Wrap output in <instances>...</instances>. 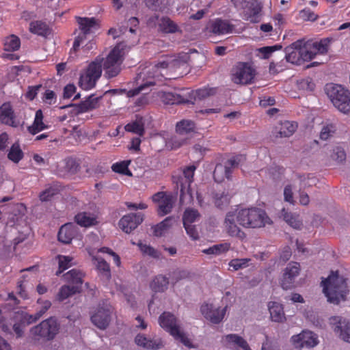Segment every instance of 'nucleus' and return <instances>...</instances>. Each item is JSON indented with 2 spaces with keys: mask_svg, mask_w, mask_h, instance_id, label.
<instances>
[{
  "mask_svg": "<svg viewBox=\"0 0 350 350\" xmlns=\"http://www.w3.org/2000/svg\"><path fill=\"white\" fill-rule=\"evenodd\" d=\"M200 311L206 319L212 323L218 324L223 320L226 314V307L222 309L215 308L213 304L205 303L201 306Z\"/></svg>",
  "mask_w": 350,
  "mask_h": 350,
  "instance_id": "a211bd4d",
  "label": "nucleus"
},
{
  "mask_svg": "<svg viewBox=\"0 0 350 350\" xmlns=\"http://www.w3.org/2000/svg\"><path fill=\"white\" fill-rule=\"evenodd\" d=\"M131 160H124L120 162H116L111 165V170L116 173H118L128 176H132L133 174L129 169L131 164Z\"/></svg>",
  "mask_w": 350,
  "mask_h": 350,
  "instance_id": "c03bdc74",
  "label": "nucleus"
},
{
  "mask_svg": "<svg viewBox=\"0 0 350 350\" xmlns=\"http://www.w3.org/2000/svg\"><path fill=\"white\" fill-rule=\"evenodd\" d=\"M236 219L238 224L245 228H260L273 223L266 211L257 207L238 210Z\"/></svg>",
  "mask_w": 350,
  "mask_h": 350,
  "instance_id": "7ed1b4c3",
  "label": "nucleus"
},
{
  "mask_svg": "<svg viewBox=\"0 0 350 350\" xmlns=\"http://www.w3.org/2000/svg\"><path fill=\"white\" fill-rule=\"evenodd\" d=\"M300 270V265L297 262H291L287 265L281 280L283 289L288 290L294 287L295 280L299 275Z\"/></svg>",
  "mask_w": 350,
  "mask_h": 350,
  "instance_id": "2eb2a0df",
  "label": "nucleus"
},
{
  "mask_svg": "<svg viewBox=\"0 0 350 350\" xmlns=\"http://www.w3.org/2000/svg\"><path fill=\"white\" fill-rule=\"evenodd\" d=\"M331 157L338 162H342L346 159V153L342 148L337 146L332 150Z\"/></svg>",
  "mask_w": 350,
  "mask_h": 350,
  "instance_id": "69168bd1",
  "label": "nucleus"
},
{
  "mask_svg": "<svg viewBox=\"0 0 350 350\" xmlns=\"http://www.w3.org/2000/svg\"><path fill=\"white\" fill-rule=\"evenodd\" d=\"M189 57L187 54L182 57H178L174 59L163 60L159 62L154 66L146 67L142 71L139 72L136 79H149L155 81L154 79H171L167 77L169 71H174L180 68L186 69L188 66L187 60Z\"/></svg>",
  "mask_w": 350,
  "mask_h": 350,
  "instance_id": "f257e3e1",
  "label": "nucleus"
},
{
  "mask_svg": "<svg viewBox=\"0 0 350 350\" xmlns=\"http://www.w3.org/2000/svg\"><path fill=\"white\" fill-rule=\"evenodd\" d=\"M78 293H80L79 286L64 285L60 288L59 291L57 295V299L58 301H62Z\"/></svg>",
  "mask_w": 350,
  "mask_h": 350,
  "instance_id": "79ce46f5",
  "label": "nucleus"
},
{
  "mask_svg": "<svg viewBox=\"0 0 350 350\" xmlns=\"http://www.w3.org/2000/svg\"><path fill=\"white\" fill-rule=\"evenodd\" d=\"M196 170V166L191 165L183 169L182 174L172 176V181L176 184L177 189H180L181 195L185 193L186 189L190 187L191 183L193 181Z\"/></svg>",
  "mask_w": 350,
  "mask_h": 350,
  "instance_id": "f8f14e48",
  "label": "nucleus"
},
{
  "mask_svg": "<svg viewBox=\"0 0 350 350\" xmlns=\"http://www.w3.org/2000/svg\"><path fill=\"white\" fill-rule=\"evenodd\" d=\"M26 278L27 275H23L22 277L18 280L16 284L17 294L23 299H28L29 298L25 284V283L27 282Z\"/></svg>",
  "mask_w": 350,
  "mask_h": 350,
  "instance_id": "603ef678",
  "label": "nucleus"
},
{
  "mask_svg": "<svg viewBox=\"0 0 350 350\" xmlns=\"http://www.w3.org/2000/svg\"><path fill=\"white\" fill-rule=\"evenodd\" d=\"M92 260L96 265V270L101 280L108 281L111 277V269L109 263L103 258L98 256H93Z\"/></svg>",
  "mask_w": 350,
  "mask_h": 350,
  "instance_id": "7c9ffc66",
  "label": "nucleus"
},
{
  "mask_svg": "<svg viewBox=\"0 0 350 350\" xmlns=\"http://www.w3.org/2000/svg\"><path fill=\"white\" fill-rule=\"evenodd\" d=\"M250 260L249 258H236L232 259L229 262V266L232 267L234 270L237 271L242 268L247 267L248 262Z\"/></svg>",
  "mask_w": 350,
  "mask_h": 350,
  "instance_id": "0e129e2a",
  "label": "nucleus"
},
{
  "mask_svg": "<svg viewBox=\"0 0 350 350\" xmlns=\"http://www.w3.org/2000/svg\"><path fill=\"white\" fill-rule=\"evenodd\" d=\"M143 221V215L141 213H130L123 216L120 221V228L126 233H129L135 229Z\"/></svg>",
  "mask_w": 350,
  "mask_h": 350,
  "instance_id": "412c9836",
  "label": "nucleus"
},
{
  "mask_svg": "<svg viewBox=\"0 0 350 350\" xmlns=\"http://www.w3.org/2000/svg\"><path fill=\"white\" fill-rule=\"evenodd\" d=\"M208 29L214 34L222 35L232 33L234 26L226 20L216 18L209 22Z\"/></svg>",
  "mask_w": 350,
  "mask_h": 350,
  "instance_id": "5701e85b",
  "label": "nucleus"
},
{
  "mask_svg": "<svg viewBox=\"0 0 350 350\" xmlns=\"http://www.w3.org/2000/svg\"><path fill=\"white\" fill-rule=\"evenodd\" d=\"M239 165V161L236 157H232L228 159L223 165L218 163L215 167L213 172V178L215 182L221 183L225 178L230 179L232 170Z\"/></svg>",
  "mask_w": 350,
  "mask_h": 350,
  "instance_id": "ddd939ff",
  "label": "nucleus"
},
{
  "mask_svg": "<svg viewBox=\"0 0 350 350\" xmlns=\"http://www.w3.org/2000/svg\"><path fill=\"white\" fill-rule=\"evenodd\" d=\"M24 154L18 143L13 144L8 154V158L15 163H18L23 158Z\"/></svg>",
  "mask_w": 350,
  "mask_h": 350,
  "instance_id": "49530a36",
  "label": "nucleus"
},
{
  "mask_svg": "<svg viewBox=\"0 0 350 350\" xmlns=\"http://www.w3.org/2000/svg\"><path fill=\"white\" fill-rule=\"evenodd\" d=\"M152 201L158 203V214L164 216L171 212L173 207V198L163 191H159L152 197Z\"/></svg>",
  "mask_w": 350,
  "mask_h": 350,
  "instance_id": "6ab92c4d",
  "label": "nucleus"
},
{
  "mask_svg": "<svg viewBox=\"0 0 350 350\" xmlns=\"http://www.w3.org/2000/svg\"><path fill=\"white\" fill-rule=\"evenodd\" d=\"M83 276V273L76 269H71L64 275L65 281L72 284V286H79L80 290L81 289Z\"/></svg>",
  "mask_w": 350,
  "mask_h": 350,
  "instance_id": "58836bf2",
  "label": "nucleus"
},
{
  "mask_svg": "<svg viewBox=\"0 0 350 350\" xmlns=\"http://www.w3.org/2000/svg\"><path fill=\"white\" fill-rule=\"evenodd\" d=\"M59 325L53 317H50L40 322L30 329L31 339L34 341H51L58 334Z\"/></svg>",
  "mask_w": 350,
  "mask_h": 350,
  "instance_id": "423d86ee",
  "label": "nucleus"
},
{
  "mask_svg": "<svg viewBox=\"0 0 350 350\" xmlns=\"http://www.w3.org/2000/svg\"><path fill=\"white\" fill-rule=\"evenodd\" d=\"M42 100L48 105H53L57 101L56 94L53 90H46L43 94Z\"/></svg>",
  "mask_w": 350,
  "mask_h": 350,
  "instance_id": "774afa93",
  "label": "nucleus"
},
{
  "mask_svg": "<svg viewBox=\"0 0 350 350\" xmlns=\"http://www.w3.org/2000/svg\"><path fill=\"white\" fill-rule=\"evenodd\" d=\"M79 169L80 165L75 159L66 158L62 165H58L57 173L59 176L66 177L75 174Z\"/></svg>",
  "mask_w": 350,
  "mask_h": 350,
  "instance_id": "393cba45",
  "label": "nucleus"
},
{
  "mask_svg": "<svg viewBox=\"0 0 350 350\" xmlns=\"http://www.w3.org/2000/svg\"><path fill=\"white\" fill-rule=\"evenodd\" d=\"M78 228L72 223H67L63 225L58 232V240L64 243L69 244L78 234Z\"/></svg>",
  "mask_w": 350,
  "mask_h": 350,
  "instance_id": "b1692460",
  "label": "nucleus"
},
{
  "mask_svg": "<svg viewBox=\"0 0 350 350\" xmlns=\"http://www.w3.org/2000/svg\"><path fill=\"white\" fill-rule=\"evenodd\" d=\"M159 323L160 326L166 332H169L175 340H179L185 346L192 347L191 342L180 330V327L177 318L171 312H164L159 318Z\"/></svg>",
  "mask_w": 350,
  "mask_h": 350,
  "instance_id": "39448f33",
  "label": "nucleus"
},
{
  "mask_svg": "<svg viewBox=\"0 0 350 350\" xmlns=\"http://www.w3.org/2000/svg\"><path fill=\"white\" fill-rule=\"evenodd\" d=\"M135 342L138 346L147 349L157 350L164 347V344L161 338L150 339L141 334L136 336Z\"/></svg>",
  "mask_w": 350,
  "mask_h": 350,
  "instance_id": "cd10ccee",
  "label": "nucleus"
},
{
  "mask_svg": "<svg viewBox=\"0 0 350 350\" xmlns=\"http://www.w3.org/2000/svg\"><path fill=\"white\" fill-rule=\"evenodd\" d=\"M43 113L41 109H38L36 112L33 124L27 127L28 132L35 135L40 131L49 128V126L43 122Z\"/></svg>",
  "mask_w": 350,
  "mask_h": 350,
  "instance_id": "2f4dec72",
  "label": "nucleus"
},
{
  "mask_svg": "<svg viewBox=\"0 0 350 350\" xmlns=\"http://www.w3.org/2000/svg\"><path fill=\"white\" fill-rule=\"evenodd\" d=\"M282 45H273L262 47L258 50V55L263 59H268L271 53L277 50L281 49Z\"/></svg>",
  "mask_w": 350,
  "mask_h": 350,
  "instance_id": "13d9d810",
  "label": "nucleus"
},
{
  "mask_svg": "<svg viewBox=\"0 0 350 350\" xmlns=\"http://www.w3.org/2000/svg\"><path fill=\"white\" fill-rule=\"evenodd\" d=\"M286 59L296 65L311 60L308 45H288L285 48Z\"/></svg>",
  "mask_w": 350,
  "mask_h": 350,
  "instance_id": "9d476101",
  "label": "nucleus"
},
{
  "mask_svg": "<svg viewBox=\"0 0 350 350\" xmlns=\"http://www.w3.org/2000/svg\"><path fill=\"white\" fill-rule=\"evenodd\" d=\"M111 306L103 304L99 306L96 312L91 316V321L98 328L105 329L111 321Z\"/></svg>",
  "mask_w": 350,
  "mask_h": 350,
  "instance_id": "4468645a",
  "label": "nucleus"
},
{
  "mask_svg": "<svg viewBox=\"0 0 350 350\" xmlns=\"http://www.w3.org/2000/svg\"><path fill=\"white\" fill-rule=\"evenodd\" d=\"M230 198L231 196L228 193H216L214 197V202L217 207L222 209L229 205Z\"/></svg>",
  "mask_w": 350,
  "mask_h": 350,
  "instance_id": "3c124183",
  "label": "nucleus"
},
{
  "mask_svg": "<svg viewBox=\"0 0 350 350\" xmlns=\"http://www.w3.org/2000/svg\"><path fill=\"white\" fill-rule=\"evenodd\" d=\"M139 248L144 255H147L154 258H159L160 253L149 245L144 244L142 242L138 243Z\"/></svg>",
  "mask_w": 350,
  "mask_h": 350,
  "instance_id": "6e6d98bb",
  "label": "nucleus"
},
{
  "mask_svg": "<svg viewBox=\"0 0 350 350\" xmlns=\"http://www.w3.org/2000/svg\"><path fill=\"white\" fill-rule=\"evenodd\" d=\"M222 340L230 348L238 347L243 350H252L247 342L237 334H228L223 337Z\"/></svg>",
  "mask_w": 350,
  "mask_h": 350,
  "instance_id": "c85d7f7f",
  "label": "nucleus"
},
{
  "mask_svg": "<svg viewBox=\"0 0 350 350\" xmlns=\"http://www.w3.org/2000/svg\"><path fill=\"white\" fill-rule=\"evenodd\" d=\"M336 131V126L335 124L330 123L323 126L321 133L320 138L323 140H326L329 137H332Z\"/></svg>",
  "mask_w": 350,
  "mask_h": 350,
  "instance_id": "bf43d9fd",
  "label": "nucleus"
},
{
  "mask_svg": "<svg viewBox=\"0 0 350 350\" xmlns=\"http://www.w3.org/2000/svg\"><path fill=\"white\" fill-rule=\"evenodd\" d=\"M127 45H115L106 59L102 62V68L105 70V77L111 79L116 77L121 71L126 53L129 52Z\"/></svg>",
  "mask_w": 350,
  "mask_h": 350,
  "instance_id": "20e7f679",
  "label": "nucleus"
},
{
  "mask_svg": "<svg viewBox=\"0 0 350 350\" xmlns=\"http://www.w3.org/2000/svg\"><path fill=\"white\" fill-rule=\"evenodd\" d=\"M321 285L329 302L338 304L346 300L349 293L347 280L340 276L338 271H332L327 278L322 280Z\"/></svg>",
  "mask_w": 350,
  "mask_h": 350,
  "instance_id": "f03ea898",
  "label": "nucleus"
},
{
  "mask_svg": "<svg viewBox=\"0 0 350 350\" xmlns=\"http://www.w3.org/2000/svg\"><path fill=\"white\" fill-rule=\"evenodd\" d=\"M331 325H334V331L338 334L345 342L350 343V323L347 322L340 317H332L329 319Z\"/></svg>",
  "mask_w": 350,
  "mask_h": 350,
  "instance_id": "aec40b11",
  "label": "nucleus"
},
{
  "mask_svg": "<svg viewBox=\"0 0 350 350\" xmlns=\"http://www.w3.org/2000/svg\"><path fill=\"white\" fill-rule=\"evenodd\" d=\"M124 129L127 132L137 134L141 137L143 136L145 133L144 124L142 118L128 123L125 126Z\"/></svg>",
  "mask_w": 350,
  "mask_h": 350,
  "instance_id": "37998d69",
  "label": "nucleus"
},
{
  "mask_svg": "<svg viewBox=\"0 0 350 350\" xmlns=\"http://www.w3.org/2000/svg\"><path fill=\"white\" fill-rule=\"evenodd\" d=\"M37 303L40 305V308L38 310L37 318H40L51 308V302L49 300H43L38 299Z\"/></svg>",
  "mask_w": 350,
  "mask_h": 350,
  "instance_id": "338daca9",
  "label": "nucleus"
},
{
  "mask_svg": "<svg viewBox=\"0 0 350 350\" xmlns=\"http://www.w3.org/2000/svg\"><path fill=\"white\" fill-rule=\"evenodd\" d=\"M335 40L332 37H327L325 38H314L307 39L306 38L299 39L294 42L293 44H329V42H334Z\"/></svg>",
  "mask_w": 350,
  "mask_h": 350,
  "instance_id": "864d4df0",
  "label": "nucleus"
},
{
  "mask_svg": "<svg viewBox=\"0 0 350 350\" xmlns=\"http://www.w3.org/2000/svg\"><path fill=\"white\" fill-rule=\"evenodd\" d=\"M172 217H167L159 224L154 226V234L156 237H161L171 226Z\"/></svg>",
  "mask_w": 350,
  "mask_h": 350,
  "instance_id": "8fccbe9b",
  "label": "nucleus"
},
{
  "mask_svg": "<svg viewBox=\"0 0 350 350\" xmlns=\"http://www.w3.org/2000/svg\"><path fill=\"white\" fill-rule=\"evenodd\" d=\"M4 49L5 53H2L1 57L4 59L16 60L19 59V56L12 52L16 51L20 49L21 45H7Z\"/></svg>",
  "mask_w": 350,
  "mask_h": 350,
  "instance_id": "5fc2aeb1",
  "label": "nucleus"
},
{
  "mask_svg": "<svg viewBox=\"0 0 350 350\" xmlns=\"http://www.w3.org/2000/svg\"><path fill=\"white\" fill-rule=\"evenodd\" d=\"M239 7L242 10L241 14L244 20L252 23L258 21V14L261 12L262 5L258 0H241Z\"/></svg>",
  "mask_w": 350,
  "mask_h": 350,
  "instance_id": "9b49d317",
  "label": "nucleus"
},
{
  "mask_svg": "<svg viewBox=\"0 0 350 350\" xmlns=\"http://www.w3.org/2000/svg\"><path fill=\"white\" fill-rule=\"evenodd\" d=\"M77 113H83L96 109L98 106V98L89 96L85 100L75 105Z\"/></svg>",
  "mask_w": 350,
  "mask_h": 350,
  "instance_id": "c9c22d12",
  "label": "nucleus"
},
{
  "mask_svg": "<svg viewBox=\"0 0 350 350\" xmlns=\"http://www.w3.org/2000/svg\"><path fill=\"white\" fill-rule=\"evenodd\" d=\"M155 85H156V81H154L152 80H147L142 84L139 85L137 88L130 90L129 91H126L124 89V90L123 89H120V90L113 89V90H111L110 92L113 94H116L118 92L120 93V94L126 93V96L128 98H131V97H134V96L138 95L142 91L144 90L146 88L150 87V86H154Z\"/></svg>",
  "mask_w": 350,
  "mask_h": 350,
  "instance_id": "f704fd0d",
  "label": "nucleus"
},
{
  "mask_svg": "<svg viewBox=\"0 0 350 350\" xmlns=\"http://www.w3.org/2000/svg\"><path fill=\"white\" fill-rule=\"evenodd\" d=\"M195 129V123L191 120H183L176 123V131L179 135H185L193 132Z\"/></svg>",
  "mask_w": 350,
  "mask_h": 350,
  "instance_id": "a18cd8bd",
  "label": "nucleus"
},
{
  "mask_svg": "<svg viewBox=\"0 0 350 350\" xmlns=\"http://www.w3.org/2000/svg\"><path fill=\"white\" fill-rule=\"evenodd\" d=\"M217 88L205 86L196 90H191L187 93V98L191 100L188 103L194 104L196 100H203L208 96H213L216 94Z\"/></svg>",
  "mask_w": 350,
  "mask_h": 350,
  "instance_id": "bb28decb",
  "label": "nucleus"
},
{
  "mask_svg": "<svg viewBox=\"0 0 350 350\" xmlns=\"http://www.w3.org/2000/svg\"><path fill=\"white\" fill-rule=\"evenodd\" d=\"M280 217L285 221L290 226L295 229H299L302 226V222L299 219V215L291 212H288L283 208L281 211Z\"/></svg>",
  "mask_w": 350,
  "mask_h": 350,
  "instance_id": "a19ab883",
  "label": "nucleus"
},
{
  "mask_svg": "<svg viewBox=\"0 0 350 350\" xmlns=\"http://www.w3.org/2000/svg\"><path fill=\"white\" fill-rule=\"evenodd\" d=\"M255 75V70L247 62H238L231 71V79L237 84L251 83Z\"/></svg>",
  "mask_w": 350,
  "mask_h": 350,
  "instance_id": "1a4fd4ad",
  "label": "nucleus"
},
{
  "mask_svg": "<svg viewBox=\"0 0 350 350\" xmlns=\"http://www.w3.org/2000/svg\"><path fill=\"white\" fill-rule=\"evenodd\" d=\"M75 221L77 224L85 228L95 226L98 223L96 217L88 212L77 213L75 217Z\"/></svg>",
  "mask_w": 350,
  "mask_h": 350,
  "instance_id": "473e14b6",
  "label": "nucleus"
},
{
  "mask_svg": "<svg viewBox=\"0 0 350 350\" xmlns=\"http://www.w3.org/2000/svg\"><path fill=\"white\" fill-rule=\"evenodd\" d=\"M57 193V189L55 187H50L43 191H42L39 196L40 200L42 202H47Z\"/></svg>",
  "mask_w": 350,
  "mask_h": 350,
  "instance_id": "e2e57ef3",
  "label": "nucleus"
},
{
  "mask_svg": "<svg viewBox=\"0 0 350 350\" xmlns=\"http://www.w3.org/2000/svg\"><path fill=\"white\" fill-rule=\"evenodd\" d=\"M295 348L301 349L306 347H313L318 343L316 334L310 331H303L301 334L294 335L291 339Z\"/></svg>",
  "mask_w": 350,
  "mask_h": 350,
  "instance_id": "f3484780",
  "label": "nucleus"
},
{
  "mask_svg": "<svg viewBox=\"0 0 350 350\" xmlns=\"http://www.w3.org/2000/svg\"><path fill=\"white\" fill-rule=\"evenodd\" d=\"M297 85L299 89L307 91H312L314 89L315 84L310 77H306L297 81Z\"/></svg>",
  "mask_w": 350,
  "mask_h": 350,
  "instance_id": "680f3d73",
  "label": "nucleus"
},
{
  "mask_svg": "<svg viewBox=\"0 0 350 350\" xmlns=\"http://www.w3.org/2000/svg\"><path fill=\"white\" fill-rule=\"evenodd\" d=\"M325 92L333 105L341 112L350 111V92L341 85L330 83L325 86Z\"/></svg>",
  "mask_w": 350,
  "mask_h": 350,
  "instance_id": "0eeeda50",
  "label": "nucleus"
},
{
  "mask_svg": "<svg viewBox=\"0 0 350 350\" xmlns=\"http://www.w3.org/2000/svg\"><path fill=\"white\" fill-rule=\"evenodd\" d=\"M161 30L165 33H175L178 31L177 25L168 17H163L159 23Z\"/></svg>",
  "mask_w": 350,
  "mask_h": 350,
  "instance_id": "de8ad7c7",
  "label": "nucleus"
},
{
  "mask_svg": "<svg viewBox=\"0 0 350 350\" xmlns=\"http://www.w3.org/2000/svg\"><path fill=\"white\" fill-rule=\"evenodd\" d=\"M270 317L273 321L282 322L284 319V313L282 306L275 301L269 303Z\"/></svg>",
  "mask_w": 350,
  "mask_h": 350,
  "instance_id": "ea45409f",
  "label": "nucleus"
},
{
  "mask_svg": "<svg viewBox=\"0 0 350 350\" xmlns=\"http://www.w3.org/2000/svg\"><path fill=\"white\" fill-rule=\"evenodd\" d=\"M15 119L16 116L11 103L10 102L3 103L0 107V122L16 128L18 126V122Z\"/></svg>",
  "mask_w": 350,
  "mask_h": 350,
  "instance_id": "4be33fe9",
  "label": "nucleus"
},
{
  "mask_svg": "<svg viewBox=\"0 0 350 350\" xmlns=\"http://www.w3.org/2000/svg\"><path fill=\"white\" fill-rule=\"evenodd\" d=\"M297 124L295 122L284 121L280 123L276 137H288L291 136L297 130Z\"/></svg>",
  "mask_w": 350,
  "mask_h": 350,
  "instance_id": "e433bc0d",
  "label": "nucleus"
},
{
  "mask_svg": "<svg viewBox=\"0 0 350 350\" xmlns=\"http://www.w3.org/2000/svg\"><path fill=\"white\" fill-rule=\"evenodd\" d=\"M200 214L198 211L192 208H187L185 209L183 215V225L187 224H193L200 219Z\"/></svg>",
  "mask_w": 350,
  "mask_h": 350,
  "instance_id": "09e8293b",
  "label": "nucleus"
},
{
  "mask_svg": "<svg viewBox=\"0 0 350 350\" xmlns=\"http://www.w3.org/2000/svg\"><path fill=\"white\" fill-rule=\"evenodd\" d=\"M59 269L56 272L57 275H59L64 271L68 269L71 266L72 258L67 256L59 255Z\"/></svg>",
  "mask_w": 350,
  "mask_h": 350,
  "instance_id": "4d7b16f0",
  "label": "nucleus"
},
{
  "mask_svg": "<svg viewBox=\"0 0 350 350\" xmlns=\"http://www.w3.org/2000/svg\"><path fill=\"white\" fill-rule=\"evenodd\" d=\"M169 280L163 275H158L154 278L150 284V288L155 293L164 292L168 286Z\"/></svg>",
  "mask_w": 350,
  "mask_h": 350,
  "instance_id": "4c0bfd02",
  "label": "nucleus"
},
{
  "mask_svg": "<svg viewBox=\"0 0 350 350\" xmlns=\"http://www.w3.org/2000/svg\"><path fill=\"white\" fill-rule=\"evenodd\" d=\"M159 96L161 101L165 105H180L191 101L187 98V96H184L170 92H161Z\"/></svg>",
  "mask_w": 350,
  "mask_h": 350,
  "instance_id": "c756f323",
  "label": "nucleus"
},
{
  "mask_svg": "<svg viewBox=\"0 0 350 350\" xmlns=\"http://www.w3.org/2000/svg\"><path fill=\"white\" fill-rule=\"evenodd\" d=\"M76 21L79 25V30L92 37V33L99 29L98 21L94 17L77 16Z\"/></svg>",
  "mask_w": 350,
  "mask_h": 350,
  "instance_id": "a878e982",
  "label": "nucleus"
},
{
  "mask_svg": "<svg viewBox=\"0 0 350 350\" xmlns=\"http://www.w3.org/2000/svg\"><path fill=\"white\" fill-rule=\"evenodd\" d=\"M308 52L310 53L311 59H312L317 55H324L328 51L329 45H308Z\"/></svg>",
  "mask_w": 350,
  "mask_h": 350,
  "instance_id": "052dcab7",
  "label": "nucleus"
},
{
  "mask_svg": "<svg viewBox=\"0 0 350 350\" xmlns=\"http://www.w3.org/2000/svg\"><path fill=\"white\" fill-rule=\"evenodd\" d=\"M103 61V57L98 56L88 65L85 72L81 75L79 83L82 89L89 90L94 88L102 74Z\"/></svg>",
  "mask_w": 350,
  "mask_h": 350,
  "instance_id": "6e6552de",
  "label": "nucleus"
},
{
  "mask_svg": "<svg viewBox=\"0 0 350 350\" xmlns=\"http://www.w3.org/2000/svg\"><path fill=\"white\" fill-rule=\"evenodd\" d=\"M236 213L229 212L224 220V228L226 233L232 237L243 240L246 237L245 232L237 224Z\"/></svg>",
  "mask_w": 350,
  "mask_h": 350,
  "instance_id": "dca6fc26",
  "label": "nucleus"
},
{
  "mask_svg": "<svg viewBox=\"0 0 350 350\" xmlns=\"http://www.w3.org/2000/svg\"><path fill=\"white\" fill-rule=\"evenodd\" d=\"M29 31L38 36L48 38L52 33L51 29L49 27L41 21H34L29 24Z\"/></svg>",
  "mask_w": 350,
  "mask_h": 350,
  "instance_id": "72a5a7b5",
  "label": "nucleus"
}]
</instances>
